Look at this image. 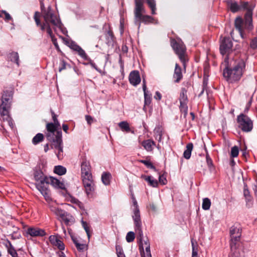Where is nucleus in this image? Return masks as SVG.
<instances>
[{"label": "nucleus", "mask_w": 257, "mask_h": 257, "mask_svg": "<svg viewBox=\"0 0 257 257\" xmlns=\"http://www.w3.org/2000/svg\"><path fill=\"white\" fill-rule=\"evenodd\" d=\"M106 42L108 44H111L114 42V35L112 31L109 29L105 34Z\"/></svg>", "instance_id": "obj_35"}, {"label": "nucleus", "mask_w": 257, "mask_h": 257, "mask_svg": "<svg viewBox=\"0 0 257 257\" xmlns=\"http://www.w3.org/2000/svg\"><path fill=\"white\" fill-rule=\"evenodd\" d=\"M153 19L151 16L147 15L143 16L142 15V17L140 18H137L136 21L139 22L142 21L143 22L147 23L151 22Z\"/></svg>", "instance_id": "obj_44"}, {"label": "nucleus", "mask_w": 257, "mask_h": 257, "mask_svg": "<svg viewBox=\"0 0 257 257\" xmlns=\"http://www.w3.org/2000/svg\"><path fill=\"white\" fill-rule=\"evenodd\" d=\"M154 134L156 139L159 142H161L162 136V131L161 128L160 127L155 128L154 130Z\"/></svg>", "instance_id": "obj_42"}, {"label": "nucleus", "mask_w": 257, "mask_h": 257, "mask_svg": "<svg viewBox=\"0 0 257 257\" xmlns=\"http://www.w3.org/2000/svg\"><path fill=\"white\" fill-rule=\"evenodd\" d=\"M136 233L139 235V240L140 242L139 249L141 253L142 257H152L150 242L148 239L143 240V235L141 239L140 234L136 231Z\"/></svg>", "instance_id": "obj_10"}, {"label": "nucleus", "mask_w": 257, "mask_h": 257, "mask_svg": "<svg viewBox=\"0 0 257 257\" xmlns=\"http://www.w3.org/2000/svg\"><path fill=\"white\" fill-rule=\"evenodd\" d=\"M85 192L88 197H92L95 190V184L84 187Z\"/></svg>", "instance_id": "obj_31"}, {"label": "nucleus", "mask_w": 257, "mask_h": 257, "mask_svg": "<svg viewBox=\"0 0 257 257\" xmlns=\"http://www.w3.org/2000/svg\"><path fill=\"white\" fill-rule=\"evenodd\" d=\"M225 67L223 70V75L229 83L239 81L245 71V64L243 59H232L229 61L227 56L225 58Z\"/></svg>", "instance_id": "obj_1"}, {"label": "nucleus", "mask_w": 257, "mask_h": 257, "mask_svg": "<svg viewBox=\"0 0 257 257\" xmlns=\"http://www.w3.org/2000/svg\"><path fill=\"white\" fill-rule=\"evenodd\" d=\"M85 117L86 120L87 121V123L89 125H91L94 121L93 118L90 115H86Z\"/></svg>", "instance_id": "obj_57"}, {"label": "nucleus", "mask_w": 257, "mask_h": 257, "mask_svg": "<svg viewBox=\"0 0 257 257\" xmlns=\"http://www.w3.org/2000/svg\"><path fill=\"white\" fill-rule=\"evenodd\" d=\"M206 159L208 166L209 168H211L213 166V162L212 159L208 154H207L206 155Z\"/></svg>", "instance_id": "obj_55"}, {"label": "nucleus", "mask_w": 257, "mask_h": 257, "mask_svg": "<svg viewBox=\"0 0 257 257\" xmlns=\"http://www.w3.org/2000/svg\"><path fill=\"white\" fill-rule=\"evenodd\" d=\"M8 59L12 62H15L19 66V56L17 52H13L9 54Z\"/></svg>", "instance_id": "obj_30"}, {"label": "nucleus", "mask_w": 257, "mask_h": 257, "mask_svg": "<svg viewBox=\"0 0 257 257\" xmlns=\"http://www.w3.org/2000/svg\"><path fill=\"white\" fill-rule=\"evenodd\" d=\"M71 48L73 49L74 51H76L78 55L83 59L88 60V57L86 54L84 50H83L81 47L77 45L74 43H72L70 46Z\"/></svg>", "instance_id": "obj_19"}, {"label": "nucleus", "mask_w": 257, "mask_h": 257, "mask_svg": "<svg viewBox=\"0 0 257 257\" xmlns=\"http://www.w3.org/2000/svg\"><path fill=\"white\" fill-rule=\"evenodd\" d=\"M243 195L246 200V206L248 207H250L252 204V198L250 195L249 191L248 190L246 185L244 186Z\"/></svg>", "instance_id": "obj_26"}, {"label": "nucleus", "mask_w": 257, "mask_h": 257, "mask_svg": "<svg viewBox=\"0 0 257 257\" xmlns=\"http://www.w3.org/2000/svg\"><path fill=\"white\" fill-rule=\"evenodd\" d=\"M13 94L11 91H5L2 97L1 106L11 108Z\"/></svg>", "instance_id": "obj_15"}, {"label": "nucleus", "mask_w": 257, "mask_h": 257, "mask_svg": "<svg viewBox=\"0 0 257 257\" xmlns=\"http://www.w3.org/2000/svg\"><path fill=\"white\" fill-rule=\"evenodd\" d=\"M51 148L55 150V153L59 160H62L63 158V144L62 140V132L58 131L56 133V137L54 140H51Z\"/></svg>", "instance_id": "obj_8"}, {"label": "nucleus", "mask_w": 257, "mask_h": 257, "mask_svg": "<svg viewBox=\"0 0 257 257\" xmlns=\"http://www.w3.org/2000/svg\"><path fill=\"white\" fill-rule=\"evenodd\" d=\"M232 47V42L229 38H223L220 42V51L222 55L228 53Z\"/></svg>", "instance_id": "obj_11"}, {"label": "nucleus", "mask_w": 257, "mask_h": 257, "mask_svg": "<svg viewBox=\"0 0 257 257\" xmlns=\"http://www.w3.org/2000/svg\"><path fill=\"white\" fill-rule=\"evenodd\" d=\"M142 178L146 181L149 185L153 187L158 186V182L157 180L154 179L152 176L143 175Z\"/></svg>", "instance_id": "obj_28"}, {"label": "nucleus", "mask_w": 257, "mask_h": 257, "mask_svg": "<svg viewBox=\"0 0 257 257\" xmlns=\"http://www.w3.org/2000/svg\"><path fill=\"white\" fill-rule=\"evenodd\" d=\"M140 162L143 164H144L145 166H146L148 168L155 169V168L153 165V164L150 161L148 160H141Z\"/></svg>", "instance_id": "obj_50"}, {"label": "nucleus", "mask_w": 257, "mask_h": 257, "mask_svg": "<svg viewBox=\"0 0 257 257\" xmlns=\"http://www.w3.org/2000/svg\"><path fill=\"white\" fill-rule=\"evenodd\" d=\"M67 67H70V65L67 64L64 60L61 61L59 68V71L61 72L62 70L66 69Z\"/></svg>", "instance_id": "obj_49"}, {"label": "nucleus", "mask_w": 257, "mask_h": 257, "mask_svg": "<svg viewBox=\"0 0 257 257\" xmlns=\"http://www.w3.org/2000/svg\"><path fill=\"white\" fill-rule=\"evenodd\" d=\"M253 190L254 191V195L257 198V179L253 184Z\"/></svg>", "instance_id": "obj_61"}, {"label": "nucleus", "mask_w": 257, "mask_h": 257, "mask_svg": "<svg viewBox=\"0 0 257 257\" xmlns=\"http://www.w3.org/2000/svg\"><path fill=\"white\" fill-rule=\"evenodd\" d=\"M84 187L88 186L94 184L92 176L82 177Z\"/></svg>", "instance_id": "obj_36"}, {"label": "nucleus", "mask_w": 257, "mask_h": 257, "mask_svg": "<svg viewBox=\"0 0 257 257\" xmlns=\"http://www.w3.org/2000/svg\"><path fill=\"white\" fill-rule=\"evenodd\" d=\"M183 75L182 73V69L178 64H175V68L173 74V78L175 79V82L178 83L182 78Z\"/></svg>", "instance_id": "obj_23"}, {"label": "nucleus", "mask_w": 257, "mask_h": 257, "mask_svg": "<svg viewBox=\"0 0 257 257\" xmlns=\"http://www.w3.org/2000/svg\"><path fill=\"white\" fill-rule=\"evenodd\" d=\"M48 186L51 184L53 187L61 189H65V184L58 179L53 177H48Z\"/></svg>", "instance_id": "obj_20"}, {"label": "nucleus", "mask_w": 257, "mask_h": 257, "mask_svg": "<svg viewBox=\"0 0 257 257\" xmlns=\"http://www.w3.org/2000/svg\"><path fill=\"white\" fill-rule=\"evenodd\" d=\"M180 110L184 112V115H186L188 111V106L187 105L188 98L187 96V91L185 88L182 89L180 95Z\"/></svg>", "instance_id": "obj_12"}, {"label": "nucleus", "mask_w": 257, "mask_h": 257, "mask_svg": "<svg viewBox=\"0 0 257 257\" xmlns=\"http://www.w3.org/2000/svg\"><path fill=\"white\" fill-rule=\"evenodd\" d=\"M54 246H56L59 249L61 250H63L65 249V245L60 239L58 240Z\"/></svg>", "instance_id": "obj_51"}, {"label": "nucleus", "mask_w": 257, "mask_h": 257, "mask_svg": "<svg viewBox=\"0 0 257 257\" xmlns=\"http://www.w3.org/2000/svg\"><path fill=\"white\" fill-rule=\"evenodd\" d=\"M41 8L43 18L45 20V23L39 26L41 30L44 31L46 29V31L47 32L48 26L50 27V24L55 27L61 29L62 24L61 23L60 20L54 14L51 7H49L46 10L44 9V5L41 4Z\"/></svg>", "instance_id": "obj_4"}, {"label": "nucleus", "mask_w": 257, "mask_h": 257, "mask_svg": "<svg viewBox=\"0 0 257 257\" xmlns=\"http://www.w3.org/2000/svg\"><path fill=\"white\" fill-rule=\"evenodd\" d=\"M186 149L183 153L184 157L186 159H189L191 155V152L193 150V145L192 143H189L186 146Z\"/></svg>", "instance_id": "obj_29"}, {"label": "nucleus", "mask_w": 257, "mask_h": 257, "mask_svg": "<svg viewBox=\"0 0 257 257\" xmlns=\"http://www.w3.org/2000/svg\"><path fill=\"white\" fill-rule=\"evenodd\" d=\"M72 239L74 242V243L75 244L77 249L79 250V251H83L85 248H86V245L84 243H81L79 242L78 240L74 237H72Z\"/></svg>", "instance_id": "obj_33"}, {"label": "nucleus", "mask_w": 257, "mask_h": 257, "mask_svg": "<svg viewBox=\"0 0 257 257\" xmlns=\"http://www.w3.org/2000/svg\"><path fill=\"white\" fill-rule=\"evenodd\" d=\"M230 235L231 237L230 246L231 252L235 257H238L236 254L235 250H236V244L240 240L241 235V229L239 226H232L230 229Z\"/></svg>", "instance_id": "obj_6"}, {"label": "nucleus", "mask_w": 257, "mask_h": 257, "mask_svg": "<svg viewBox=\"0 0 257 257\" xmlns=\"http://www.w3.org/2000/svg\"><path fill=\"white\" fill-rule=\"evenodd\" d=\"M50 208L51 211L57 216L63 220L65 219L66 216V212L64 210L54 206H51Z\"/></svg>", "instance_id": "obj_22"}, {"label": "nucleus", "mask_w": 257, "mask_h": 257, "mask_svg": "<svg viewBox=\"0 0 257 257\" xmlns=\"http://www.w3.org/2000/svg\"><path fill=\"white\" fill-rule=\"evenodd\" d=\"M118 125L122 131H125L126 132L130 131L129 124L126 121H121L118 123Z\"/></svg>", "instance_id": "obj_43"}, {"label": "nucleus", "mask_w": 257, "mask_h": 257, "mask_svg": "<svg viewBox=\"0 0 257 257\" xmlns=\"http://www.w3.org/2000/svg\"><path fill=\"white\" fill-rule=\"evenodd\" d=\"M46 128L48 132L46 134L47 140L49 141L54 140V138H56V133L58 131H57L56 125L52 122L48 123L46 125ZM59 131H61L59 130Z\"/></svg>", "instance_id": "obj_14"}, {"label": "nucleus", "mask_w": 257, "mask_h": 257, "mask_svg": "<svg viewBox=\"0 0 257 257\" xmlns=\"http://www.w3.org/2000/svg\"><path fill=\"white\" fill-rule=\"evenodd\" d=\"M26 234L31 237H42L46 235L45 230L36 227H30L26 230Z\"/></svg>", "instance_id": "obj_13"}, {"label": "nucleus", "mask_w": 257, "mask_h": 257, "mask_svg": "<svg viewBox=\"0 0 257 257\" xmlns=\"http://www.w3.org/2000/svg\"><path fill=\"white\" fill-rule=\"evenodd\" d=\"M44 140V135L41 133L37 134L32 139V143L34 145H37L42 142Z\"/></svg>", "instance_id": "obj_38"}, {"label": "nucleus", "mask_w": 257, "mask_h": 257, "mask_svg": "<svg viewBox=\"0 0 257 257\" xmlns=\"http://www.w3.org/2000/svg\"><path fill=\"white\" fill-rule=\"evenodd\" d=\"M54 172L59 175H63L66 173V169L62 166H57L55 167Z\"/></svg>", "instance_id": "obj_39"}, {"label": "nucleus", "mask_w": 257, "mask_h": 257, "mask_svg": "<svg viewBox=\"0 0 257 257\" xmlns=\"http://www.w3.org/2000/svg\"><path fill=\"white\" fill-rule=\"evenodd\" d=\"M135 238V235L134 232L130 231L126 235V240L128 242H131L134 241Z\"/></svg>", "instance_id": "obj_45"}, {"label": "nucleus", "mask_w": 257, "mask_h": 257, "mask_svg": "<svg viewBox=\"0 0 257 257\" xmlns=\"http://www.w3.org/2000/svg\"><path fill=\"white\" fill-rule=\"evenodd\" d=\"M10 108L0 105V118L3 121L9 119L10 116L9 109Z\"/></svg>", "instance_id": "obj_25"}, {"label": "nucleus", "mask_w": 257, "mask_h": 257, "mask_svg": "<svg viewBox=\"0 0 257 257\" xmlns=\"http://www.w3.org/2000/svg\"><path fill=\"white\" fill-rule=\"evenodd\" d=\"M3 13L5 14V20H7V21H9V20H11L12 19V17H11V16L9 14H8V13H7L6 11H3Z\"/></svg>", "instance_id": "obj_62"}, {"label": "nucleus", "mask_w": 257, "mask_h": 257, "mask_svg": "<svg viewBox=\"0 0 257 257\" xmlns=\"http://www.w3.org/2000/svg\"><path fill=\"white\" fill-rule=\"evenodd\" d=\"M70 201L71 202L75 203V204H79L80 203V202L79 201V200L77 199L72 197H71Z\"/></svg>", "instance_id": "obj_64"}, {"label": "nucleus", "mask_w": 257, "mask_h": 257, "mask_svg": "<svg viewBox=\"0 0 257 257\" xmlns=\"http://www.w3.org/2000/svg\"><path fill=\"white\" fill-rule=\"evenodd\" d=\"M81 177L92 176L91 167L89 162L83 160L81 163Z\"/></svg>", "instance_id": "obj_16"}, {"label": "nucleus", "mask_w": 257, "mask_h": 257, "mask_svg": "<svg viewBox=\"0 0 257 257\" xmlns=\"http://www.w3.org/2000/svg\"><path fill=\"white\" fill-rule=\"evenodd\" d=\"M110 178L111 174L109 173L104 172L101 175L102 181L105 185L109 184Z\"/></svg>", "instance_id": "obj_37"}, {"label": "nucleus", "mask_w": 257, "mask_h": 257, "mask_svg": "<svg viewBox=\"0 0 257 257\" xmlns=\"http://www.w3.org/2000/svg\"><path fill=\"white\" fill-rule=\"evenodd\" d=\"M142 146L147 151H152L153 150V146L155 143L151 140L144 141L142 143Z\"/></svg>", "instance_id": "obj_27"}, {"label": "nucleus", "mask_w": 257, "mask_h": 257, "mask_svg": "<svg viewBox=\"0 0 257 257\" xmlns=\"http://www.w3.org/2000/svg\"><path fill=\"white\" fill-rule=\"evenodd\" d=\"M135 16L136 19L142 17V13L144 12L143 3L142 0H135Z\"/></svg>", "instance_id": "obj_18"}, {"label": "nucleus", "mask_w": 257, "mask_h": 257, "mask_svg": "<svg viewBox=\"0 0 257 257\" xmlns=\"http://www.w3.org/2000/svg\"><path fill=\"white\" fill-rule=\"evenodd\" d=\"M159 179L160 183H161L162 184L165 185L166 184L167 180L163 175H160Z\"/></svg>", "instance_id": "obj_59"}, {"label": "nucleus", "mask_w": 257, "mask_h": 257, "mask_svg": "<svg viewBox=\"0 0 257 257\" xmlns=\"http://www.w3.org/2000/svg\"><path fill=\"white\" fill-rule=\"evenodd\" d=\"M239 153L238 148L236 146L233 147L231 149V157L235 158L238 156Z\"/></svg>", "instance_id": "obj_48"}, {"label": "nucleus", "mask_w": 257, "mask_h": 257, "mask_svg": "<svg viewBox=\"0 0 257 257\" xmlns=\"http://www.w3.org/2000/svg\"><path fill=\"white\" fill-rule=\"evenodd\" d=\"M82 225L83 227L84 228V230H85L87 235L88 236V238H89L90 237V230L89 226L87 224V223L86 221H84L83 220L81 221Z\"/></svg>", "instance_id": "obj_46"}, {"label": "nucleus", "mask_w": 257, "mask_h": 257, "mask_svg": "<svg viewBox=\"0 0 257 257\" xmlns=\"http://www.w3.org/2000/svg\"><path fill=\"white\" fill-rule=\"evenodd\" d=\"M237 121L238 127L242 131L246 133L250 132L253 128V122L246 115L243 113L237 116Z\"/></svg>", "instance_id": "obj_7"}, {"label": "nucleus", "mask_w": 257, "mask_h": 257, "mask_svg": "<svg viewBox=\"0 0 257 257\" xmlns=\"http://www.w3.org/2000/svg\"><path fill=\"white\" fill-rule=\"evenodd\" d=\"M34 20L36 23L37 26H40L41 24L40 22V20L39 19V13L38 12H35L34 15Z\"/></svg>", "instance_id": "obj_53"}, {"label": "nucleus", "mask_w": 257, "mask_h": 257, "mask_svg": "<svg viewBox=\"0 0 257 257\" xmlns=\"http://www.w3.org/2000/svg\"><path fill=\"white\" fill-rule=\"evenodd\" d=\"M133 204L134 209L132 217L135 223V230L140 234L141 238H142L143 236V231L142 230V222L141 220L140 212L137 200L135 199H134ZM140 240H141V239H140Z\"/></svg>", "instance_id": "obj_9"}, {"label": "nucleus", "mask_w": 257, "mask_h": 257, "mask_svg": "<svg viewBox=\"0 0 257 257\" xmlns=\"http://www.w3.org/2000/svg\"><path fill=\"white\" fill-rule=\"evenodd\" d=\"M47 34L49 35L50 38H51V40L54 45L56 49H59V46L57 43V39L55 38L53 34L52 30L49 26H48L47 28Z\"/></svg>", "instance_id": "obj_34"}, {"label": "nucleus", "mask_w": 257, "mask_h": 257, "mask_svg": "<svg viewBox=\"0 0 257 257\" xmlns=\"http://www.w3.org/2000/svg\"><path fill=\"white\" fill-rule=\"evenodd\" d=\"M5 121H8L9 126L11 128H13L14 127V123L13 122V120L11 117H9V119H6Z\"/></svg>", "instance_id": "obj_60"}, {"label": "nucleus", "mask_w": 257, "mask_h": 257, "mask_svg": "<svg viewBox=\"0 0 257 257\" xmlns=\"http://www.w3.org/2000/svg\"><path fill=\"white\" fill-rule=\"evenodd\" d=\"M228 7L232 13H236L242 10H246L244 15V25L248 30L252 28V11L254 6L250 5L247 2H240L238 4L234 1H230L227 3Z\"/></svg>", "instance_id": "obj_2"}, {"label": "nucleus", "mask_w": 257, "mask_h": 257, "mask_svg": "<svg viewBox=\"0 0 257 257\" xmlns=\"http://www.w3.org/2000/svg\"><path fill=\"white\" fill-rule=\"evenodd\" d=\"M49 239V241L51 242V243L54 246L55 245V244L57 243L58 240L59 239V238L55 235L50 236Z\"/></svg>", "instance_id": "obj_52"}, {"label": "nucleus", "mask_w": 257, "mask_h": 257, "mask_svg": "<svg viewBox=\"0 0 257 257\" xmlns=\"http://www.w3.org/2000/svg\"><path fill=\"white\" fill-rule=\"evenodd\" d=\"M250 46L252 49H256L257 48V37L252 40Z\"/></svg>", "instance_id": "obj_56"}, {"label": "nucleus", "mask_w": 257, "mask_h": 257, "mask_svg": "<svg viewBox=\"0 0 257 257\" xmlns=\"http://www.w3.org/2000/svg\"><path fill=\"white\" fill-rule=\"evenodd\" d=\"M9 245H7L8 253L11 255L12 257H18V254L10 241H8Z\"/></svg>", "instance_id": "obj_32"}, {"label": "nucleus", "mask_w": 257, "mask_h": 257, "mask_svg": "<svg viewBox=\"0 0 257 257\" xmlns=\"http://www.w3.org/2000/svg\"><path fill=\"white\" fill-rule=\"evenodd\" d=\"M243 24V20L241 17H237L236 18L234 23L235 27L236 29L238 30L241 37L242 39H244L245 38V36L244 35L243 31L242 29Z\"/></svg>", "instance_id": "obj_21"}, {"label": "nucleus", "mask_w": 257, "mask_h": 257, "mask_svg": "<svg viewBox=\"0 0 257 257\" xmlns=\"http://www.w3.org/2000/svg\"><path fill=\"white\" fill-rule=\"evenodd\" d=\"M117 257H125L122 248L120 245H117L115 246Z\"/></svg>", "instance_id": "obj_47"}, {"label": "nucleus", "mask_w": 257, "mask_h": 257, "mask_svg": "<svg viewBox=\"0 0 257 257\" xmlns=\"http://www.w3.org/2000/svg\"><path fill=\"white\" fill-rule=\"evenodd\" d=\"M171 45L185 68L186 62L188 60L185 46L182 41H177L175 39L171 40Z\"/></svg>", "instance_id": "obj_5"}, {"label": "nucleus", "mask_w": 257, "mask_h": 257, "mask_svg": "<svg viewBox=\"0 0 257 257\" xmlns=\"http://www.w3.org/2000/svg\"><path fill=\"white\" fill-rule=\"evenodd\" d=\"M87 60H89V62L87 63L88 64H89L92 68H94L97 71L100 72L101 70L97 67V66L96 65V64L94 63L93 61H92L89 58Z\"/></svg>", "instance_id": "obj_54"}, {"label": "nucleus", "mask_w": 257, "mask_h": 257, "mask_svg": "<svg viewBox=\"0 0 257 257\" xmlns=\"http://www.w3.org/2000/svg\"><path fill=\"white\" fill-rule=\"evenodd\" d=\"M211 201L208 198H205L203 199L202 209L204 210H208L210 209L211 206Z\"/></svg>", "instance_id": "obj_41"}, {"label": "nucleus", "mask_w": 257, "mask_h": 257, "mask_svg": "<svg viewBox=\"0 0 257 257\" xmlns=\"http://www.w3.org/2000/svg\"><path fill=\"white\" fill-rule=\"evenodd\" d=\"M141 77L139 72L137 70L132 71L129 75V81L134 86H137L141 82Z\"/></svg>", "instance_id": "obj_17"}, {"label": "nucleus", "mask_w": 257, "mask_h": 257, "mask_svg": "<svg viewBox=\"0 0 257 257\" xmlns=\"http://www.w3.org/2000/svg\"><path fill=\"white\" fill-rule=\"evenodd\" d=\"M192 246V257H197V251L195 250L194 243L193 241H191Z\"/></svg>", "instance_id": "obj_58"}, {"label": "nucleus", "mask_w": 257, "mask_h": 257, "mask_svg": "<svg viewBox=\"0 0 257 257\" xmlns=\"http://www.w3.org/2000/svg\"><path fill=\"white\" fill-rule=\"evenodd\" d=\"M154 97L155 99L159 100L161 99L162 95L159 91H157L155 93V95L154 96Z\"/></svg>", "instance_id": "obj_63"}, {"label": "nucleus", "mask_w": 257, "mask_h": 257, "mask_svg": "<svg viewBox=\"0 0 257 257\" xmlns=\"http://www.w3.org/2000/svg\"><path fill=\"white\" fill-rule=\"evenodd\" d=\"M143 89L144 93L145 105H148L151 102V95L149 94V91L147 90V85L145 79L143 80Z\"/></svg>", "instance_id": "obj_24"}, {"label": "nucleus", "mask_w": 257, "mask_h": 257, "mask_svg": "<svg viewBox=\"0 0 257 257\" xmlns=\"http://www.w3.org/2000/svg\"><path fill=\"white\" fill-rule=\"evenodd\" d=\"M147 3L148 5V6L151 9L152 11V14L155 15L156 14V1L155 0H146Z\"/></svg>", "instance_id": "obj_40"}, {"label": "nucleus", "mask_w": 257, "mask_h": 257, "mask_svg": "<svg viewBox=\"0 0 257 257\" xmlns=\"http://www.w3.org/2000/svg\"><path fill=\"white\" fill-rule=\"evenodd\" d=\"M34 178L37 189L47 201L51 200L50 191L48 189V177L45 176L42 171L38 170L34 171Z\"/></svg>", "instance_id": "obj_3"}]
</instances>
